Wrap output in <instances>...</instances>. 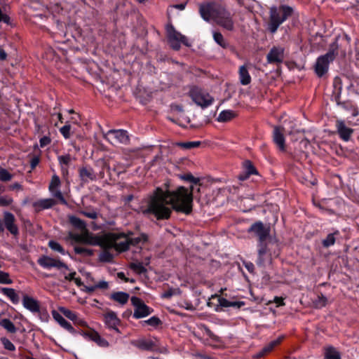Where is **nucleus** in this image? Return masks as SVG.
Here are the masks:
<instances>
[{"mask_svg": "<svg viewBox=\"0 0 359 359\" xmlns=\"http://www.w3.org/2000/svg\"><path fill=\"white\" fill-rule=\"evenodd\" d=\"M40 161V158L38 156H34L32 158L30 161V166L32 169H34L36 165L39 164Z\"/></svg>", "mask_w": 359, "mask_h": 359, "instance_id": "57", "label": "nucleus"}, {"mask_svg": "<svg viewBox=\"0 0 359 359\" xmlns=\"http://www.w3.org/2000/svg\"><path fill=\"white\" fill-rule=\"evenodd\" d=\"M244 170L245 172L250 176L257 173L256 169L250 161H246L244 162Z\"/></svg>", "mask_w": 359, "mask_h": 359, "instance_id": "42", "label": "nucleus"}, {"mask_svg": "<svg viewBox=\"0 0 359 359\" xmlns=\"http://www.w3.org/2000/svg\"><path fill=\"white\" fill-rule=\"evenodd\" d=\"M212 36L215 43H217L222 48H226L229 46L228 42L226 41V39L224 38L223 35L220 32L213 31Z\"/></svg>", "mask_w": 359, "mask_h": 359, "instance_id": "30", "label": "nucleus"}, {"mask_svg": "<svg viewBox=\"0 0 359 359\" xmlns=\"http://www.w3.org/2000/svg\"><path fill=\"white\" fill-rule=\"evenodd\" d=\"M81 213L90 219H95L97 217V212L95 210L81 211Z\"/></svg>", "mask_w": 359, "mask_h": 359, "instance_id": "52", "label": "nucleus"}, {"mask_svg": "<svg viewBox=\"0 0 359 359\" xmlns=\"http://www.w3.org/2000/svg\"><path fill=\"white\" fill-rule=\"evenodd\" d=\"M10 20L6 10V6H0V23L4 22L6 25H10Z\"/></svg>", "mask_w": 359, "mask_h": 359, "instance_id": "36", "label": "nucleus"}, {"mask_svg": "<svg viewBox=\"0 0 359 359\" xmlns=\"http://www.w3.org/2000/svg\"><path fill=\"white\" fill-rule=\"evenodd\" d=\"M110 298L121 305L126 304L129 299V294L124 292H116L111 294Z\"/></svg>", "mask_w": 359, "mask_h": 359, "instance_id": "27", "label": "nucleus"}, {"mask_svg": "<svg viewBox=\"0 0 359 359\" xmlns=\"http://www.w3.org/2000/svg\"><path fill=\"white\" fill-rule=\"evenodd\" d=\"M278 254V244L273 240L258 243L256 264L259 267H265L271 264L273 257H277Z\"/></svg>", "mask_w": 359, "mask_h": 359, "instance_id": "3", "label": "nucleus"}, {"mask_svg": "<svg viewBox=\"0 0 359 359\" xmlns=\"http://www.w3.org/2000/svg\"><path fill=\"white\" fill-rule=\"evenodd\" d=\"M95 285L97 289L106 290L109 287V284L105 280L99 281L97 283L95 284Z\"/></svg>", "mask_w": 359, "mask_h": 359, "instance_id": "58", "label": "nucleus"}, {"mask_svg": "<svg viewBox=\"0 0 359 359\" xmlns=\"http://www.w3.org/2000/svg\"><path fill=\"white\" fill-rule=\"evenodd\" d=\"M107 250L108 249H106V250L102 252L100 255V259L102 262H110L114 258L113 255L110 253Z\"/></svg>", "mask_w": 359, "mask_h": 359, "instance_id": "45", "label": "nucleus"}, {"mask_svg": "<svg viewBox=\"0 0 359 359\" xmlns=\"http://www.w3.org/2000/svg\"><path fill=\"white\" fill-rule=\"evenodd\" d=\"M53 319L65 330L68 331L71 334H75L76 330L72 325L66 320L57 311L53 310L51 311Z\"/></svg>", "mask_w": 359, "mask_h": 359, "instance_id": "20", "label": "nucleus"}, {"mask_svg": "<svg viewBox=\"0 0 359 359\" xmlns=\"http://www.w3.org/2000/svg\"><path fill=\"white\" fill-rule=\"evenodd\" d=\"M104 323L109 330H114L118 334L121 333L119 329L118 328V326L119 325L121 320H119L115 312H107L104 315Z\"/></svg>", "mask_w": 359, "mask_h": 359, "instance_id": "15", "label": "nucleus"}, {"mask_svg": "<svg viewBox=\"0 0 359 359\" xmlns=\"http://www.w3.org/2000/svg\"><path fill=\"white\" fill-rule=\"evenodd\" d=\"M57 159H58L59 163L61 165H68L69 164V163L71 162L72 158L69 154H67V155L59 156L57 157Z\"/></svg>", "mask_w": 359, "mask_h": 359, "instance_id": "48", "label": "nucleus"}, {"mask_svg": "<svg viewBox=\"0 0 359 359\" xmlns=\"http://www.w3.org/2000/svg\"><path fill=\"white\" fill-rule=\"evenodd\" d=\"M79 176L82 182L86 183L89 181H95L97 179L96 174L93 168L83 167L79 170Z\"/></svg>", "mask_w": 359, "mask_h": 359, "instance_id": "24", "label": "nucleus"}, {"mask_svg": "<svg viewBox=\"0 0 359 359\" xmlns=\"http://www.w3.org/2000/svg\"><path fill=\"white\" fill-rule=\"evenodd\" d=\"M13 178V175L11 174L6 169L0 168V180L1 182H8Z\"/></svg>", "mask_w": 359, "mask_h": 359, "instance_id": "40", "label": "nucleus"}, {"mask_svg": "<svg viewBox=\"0 0 359 359\" xmlns=\"http://www.w3.org/2000/svg\"><path fill=\"white\" fill-rule=\"evenodd\" d=\"M58 310L65 316L67 317L68 319L72 320L74 322V320H76V316L77 314L74 312V311H72L71 310L65 308V307H63V306H60L58 308Z\"/></svg>", "mask_w": 359, "mask_h": 359, "instance_id": "38", "label": "nucleus"}, {"mask_svg": "<svg viewBox=\"0 0 359 359\" xmlns=\"http://www.w3.org/2000/svg\"><path fill=\"white\" fill-rule=\"evenodd\" d=\"M135 346L142 350H152L155 344L152 340L149 339H140L135 342Z\"/></svg>", "mask_w": 359, "mask_h": 359, "instance_id": "28", "label": "nucleus"}, {"mask_svg": "<svg viewBox=\"0 0 359 359\" xmlns=\"http://www.w3.org/2000/svg\"><path fill=\"white\" fill-rule=\"evenodd\" d=\"M81 334L85 339L94 341L100 347L107 348L109 345V342L104 338L102 337L97 332L93 330L83 332Z\"/></svg>", "mask_w": 359, "mask_h": 359, "instance_id": "14", "label": "nucleus"}, {"mask_svg": "<svg viewBox=\"0 0 359 359\" xmlns=\"http://www.w3.org/2000/svg\"><path fill=\"white\" fill-rule=\"evenodd\" d=\"M292 8L288 6L282 5L279 7L273 6L270 8V16L268 29L271 33H275L278 27L284 22L292 13Z\"/></svg>", "mask_w": 359, "mask_h": 359, "instance_id": "4", "label": "nucleus"}, {"mask_svg": "<svg viewBox=\"0 0 359 359\" xmlns=\"http://www.w3.org/2000/svg\"><path fill=\"white\" fill-rule=\"evenodd\" d=\"M189 96L198 106L202 108L209 107L214 101L213 97L209 93L196 87L191 89Z\"/></svg>", "mask_w": 359, "mask_h": 359, "instance_id": "7", "label": "nucleus"}, {"mask_svg": "<svg viewBox=\"0 0 359 359\" xmlns=\"http://www.w3.org/2000/svg\"><path fill=\"white\" fill-rule=\"evenodd\" d=\"M239 79L241 83L244 86L248 85L251 82V76L245 65L240 67Z\"/></svg>", "mask_w": 359, "mask_h": 359, "instance_id": "26", "label": "nucleus"}, {"mask_svg": "<svg viewBox=\"0 0 359 359\" xmlns=\"http://www.w3.org/2000/svg\"><path fill=\"white\" fill-rule=\"evenodd\" d=\"M194 190L193 185L191 191L183 187L172 191L157 188L148 198L147 208L142 212L144 215L151 214L157 219H168L172 210L189 214L192 210Z\"/></svg>", "mask_w": 359, "mask_h": 359, "instance_id": "1", "label": "nucleus"}, {"mask_svg": "<svg viewBox=\"0 0 359 359\" xmlns=\"http://www.w3.org/2000/svg\"><path fill=\"white\" fill-rule=\"evenodd\" d=\"M74 252L76 254L78 255H84L90 256L93 255V250L90 249L85 248L80 246H76L74 247Z\"/></svg>", "mask_w": 359, "mask_h": 359, "instance_id": "44", "label": "nucleus"}, {"mask_svg": "<svg viewBox=\"0 0 359 359\" xmlns=\"http://www.w3.org/2000/svg\"><path fill=\"white\" fill-rule=\"evenodd\" d=\"M245 266L249 272L252 273L254 271L255 266L252 263L247 262L245 264Z\"/></svg>", "mask_w": 359, "mask_h": 359, "instance_id": "64", "label": "nucleus"}, {"mask_svg": "<svg viewBox=\"0 0 359 359\" xmlns=\"http://www.w3.org/2000/svg\"><path fill=\"white\" fill-rule=\"evenodd\" d=\"M269 63H281L284 60V48L273 47L266 56Z\"/></svg>", "mask_w": 359, "mask_h": 359, "instance_id": "17", "label": "nucleus"}, {"mask_svg": "<svg viewBox=\"0 0 359 359\" xmlns=\"http://www.w3.org/2000/svg\"><path fill=\"white\" fill-rule=\"evenodd\" d=\"M104 238L94 236L93 233H89L86 229L84 232L81 233V243L90 245H101L103 247Z\"/></svg>", "mask_w": 359, "mask_h": 359, "instance_id": "18", "label": "nucleus"}, {"mask_svg": "<svg viewBox=\"0 0 359 359\" xmlns=\"http://www.w3.org/2000/svg\"><path fill=\"white\" fill-rule=\"evenodd\" d=\"M13 280L7 272L0 271V284H11Z\"/></svg>", "mask_w": 359, "mask_h": 359, "instance_id": "43", "label": "nucleus"}, {"mask_svg": "<svg viewBox=\"0 0 359 359\" xmlns=\"http://www.w3.org/2000/svg\"><path fill=\"white\" fill-rule=\"evenodd\" d=\"M131 303L134 306L133 318L136 319L148 316L153 312V309L147 306L144 302L137 297H132Z\"/></svg>", "mask_w": 359, "mask_h": 359, "instance_id": "10", "label": "nucleus"}, {"mask_svg": "<svg viewBox=\"0 0 359 359\" xmlns=\"http://www.w3.org/2000/svg\"><path fill=\"white\" fill-rule=\"evenodd\" d=\"M182 178L187 181H189V182L193 183L194 184H198L199 182V179L194 177L191 174L185 175L184 176H183Z\"/></svg>", "mask_w": 359, "mask_h": 359, "instance_id": "54", "label": "nucleus"}, {"mask_svg": "<svg viewBox=\"0 0 359 359\" xmlns=\"http://www.w3.org/2000/svg\"><path fill=\"white\" fill-rule=\"evenodd\" d=\"M1 341L5 349L11 351H14L15 350V345L8 339L2 337L1 338Z\"/></svg>", "mask_w": 359, "mask_h": 359, "instance_id": "41", "label": "nucleus"}, {"mask_svg": "<svg viewBox=\"0 0 359 359\" xmlns=\"http://www.w3.org/2000/svg\"><path fill=\"white\" fill-rule=\"evenodd\" d=\"M132 233H130L128 235L130 236V245H139L140 243H145L147 241V236L146 234H141L140 236H136V237H130V235H132Z\"/></svg>", "mask_w": 359, "mask_h": 359, "instance_id": "35", "label": "nucleus"}, {"mask_svg": "<svg viewBox=\"0 0 359 359\" xmlns=\"http://www.w3.org/2000/svg\"><path fill=\"white\" fill-rule=\"evenodd\" d=\"M249 232H253L259 238L258 243L266 242L271 240L269 238L270 228L266 226L264 224L259 221L252 224L248 230Z\"/></svg>", "mask_w": 359, "mask_h": 359, "instance_id": "11", "label": "nucleus"}, {"mask_svg": "<svg viewBox=\"0 0 359 359\" xmlns=\"http://www.w3.org/2000/svg\"><path fill=\"white\" fill-rule=\"evenodd\" d=\"M327 299L323 296H318V298L315 301V305L317 308H322L327 304Z\"/></svg>", "mask_w": 359, "mask_h": 359, "instance_id": "47", "label": "nucleus"}, {"mask_svg": "<svg viewBox=\"0 0 359 359\" xmlns=\"http://www.w3.org/2000/svg\"><path fill=\"white\" fill-rule=\"evenodd\" d=\"M74 323L81 326H86V322L84 320L79 318L78 316H76V320H74Z\"/></svg>", "mask_w": 359, "mask_h": 359, "instance_id": "62", "label": "nucleus"}, {"mask_svg": "<svg viewBox=\"0 0 359 359\" xmlns=\"http://www.w3.org/2000/svg\"><path fill=\"white\" fill-rule=\"evenodd\" d=\"M103 137L113 145L126 144L129 142L128 132L122 129L109 130L103 134Z\"/></svg>", "mask_w": 359, "mask_h": 359, "instance_id": "9", "label": "nucleus"}, {"mask_svg": "<svg viewBox=\"0 0 359 359\" xmlns=\"http://www.w3.org/2000/svg\"><path fill=\"white\" fill-rule=\"evenodd\" d=\"M199 13L204 20L207 22L213 20L223 29L228 31L234 30L233 15L221 5L215 3L201 4Z\"/></svg>", "mask_w": 359, "mask_h": 359, "instance_id": "2", "label": "nucleus"}, {"mask_svg": "<svg viewBox=\"0 0 359 359\" xmlns=\"http://www.w3.org/2000/svg\"><path fill=\"white\" fill-rule=\"evenodd\" d=\"M1 292L7 297L13 304H17L20 302L19 295L17 294L15 290L13 288L9 287H2L1 289Z\"/></svg>", "mask_w": 359, "mask_h": 359, "instance_id": "25", "label": "nucleus"}, {"mask_svg": "<svg viewBox=\"0 0 359 359\" xmlns=\"http://www.w3.org/2000/svg\"><path fill=\"white\" fill-rule=\"evenodd\" d=\"M199 144L200 142H187L180 144V145L182 146L183 148L187 149L197 147L198 146H199Z\"/></svg>", "mask_w": 359, "mask_h": 359, "instance_id": "50", "label": "nucleus"}, {"mask_svg": "<svg viewBox=\"0 0 359 359\" xmlns=\"http://www.w3.org/2000/svg\"><path fill=\"white\" fill-rule=\"evenodd\" d=\"M145 323L151 326H157L161 323V320L158 317L152 316L146 320Z\"/></svg>", "mask_w": 359, "mask_h": 359, "instance_id": "53", "label": "nucleus"}, {"mask_svg": "<svg viewBox=\"0 0 359 359\" xmlns=\"http://www.w3.org/2000/svg\"><path fill=\"white\" fill-rule=\"evenodd\" d=\"M218 302H219V304L222 307H229L230 301H229L228 299H226L225 298H223V297L219 298Z\"/></svg>", "mask_w": 359, "mask_h": 359, "instance_id": "59", "label": "nucleus"}, {"mask_svg": "<svg viewBox=\"0 0 359 359\" xmlns=\"http://www.w3.org/2000/svg\"><path fill=\"white\" fill-rule=\"evenodd\" d=\"M235 116V114L232 110H224L221 111L217 118L219 122H226L232 119Z\"/></svg>", "mask_w": 359, "mask_h": 359, "instance_id": "31", "label": "nucleus"}, {"mask_svg": "<svg viewBox=\"0 0 359 359\" xmlns=\"http://www.w3.org/2000/svg\"><path fill=\"white\" fill-rule=\"evenodd\" d=\"M23 306L32 313H38L40 311L39 302L32 297L24 295L22 298Z\"/></svg>", "mask_w": 359, "mask_h": 359, "instance_id": "21", "label": "nucleus"}, {"mask_svg": "<svg viewBox=\"0 0 359 359\" xmlns=\"http://www.w3.org/2000/svg\"><path fill=\"white\" fill-rule=\"evenodd\" d=\"M68 238L75 242L81 243V233H75L69 231L68 233Z\"/></svg>", "mask_w": 359, "mask_h": 359, "instance_id": "51", "label": "nucleus"}, {"mask_svg": "<svg viewBox=\"0 0 359 359\" xmlns=\"http://www.w3.org/2000/svg\"><path fill=\"white\" fill-rule=\"evenodd\" d=\"M324 359H341V356L334 348L328 347L325 351Z\"/></svg>", "mask_w": 359, "mask_h": 359, "instance_id": "34", "label": "nucleus"}, {"mask_svg": "<svg viewBox=\"0 0 359 359\" xmlns=\"http://www.w3.org/2000/svg\"><path fill=\"white\" fill-rule=\"evenodd\" d=\"M166 33L168 43L174 50H179L182 43L189 46L187 37L177 32L172 25L167 26Z\"/></svg>", "mask_w": 359, "mask_h": 359, "instance_id": "6", "label": "nucleus"}, {"mask_svg": "<svg viewBox=\"0 0 359 359\" xmlns=\"http://www.w3.org/2000/svg\"><path fill=\"white\" fill-rule=\"evenodd\" d=\"M272 302L276 303L277 306H280L285 305L284 299L282 297H275L273 298V301H269L267 304H271Z\"/></svg>", "mask_w": 359, "mask_h": 359, "instance_id": "55", "label": "nucleus"}, {"mask_svg": "<svg viewBox=\"0 0 359 359\" xmlns=\"http://www.w3.org/2000/svg\"><path fill=\"white\" fill-rule=\"evenodd\" d=\"M70 130L71 126L69 124H66L60 128V133L65 139H69L70 137Z\"/></svg>", "mask_w": 359, "mask_h": 359, "instance_id": "46", "label": "nucleus"}, {"mask_svg": "<svg viewBox=\"0 0 359 359\" xmlns=\"http://www.w3.org/2000/svg\"><path fill=\"white\" fill-rule=\"evenodd\" d=\"M41 147H44L45 146L49 144L50 143V139L49 137L43 136L39 140Z\"/></svg>", "mask_w": 359, "mask_h": 359, "instance_id": "56", "label": "nucleus"}, {"mask_svg": "<svg viewBox=\"0 0 359 359\" xmlns=\"http://www.w3.org/2000/svg\"><path fill=\"white\" fill-rule=\"evenodd\" d=\"M38 264L46 269H51L53 268L57 269H68V266L62 262L60 259H55L48 256H41L37 260Z\"/></svg>", "mask_w": 359, "mask_h": 359, "instance_id": "12", "label": "nucleus"}, {"mask_svg": "<svg viewBox=\"0 0 359 359\" xmlns=\"http://www.w3.org/2000/svg\"><path fill=\"white\" fill-rule=\"evenodd\" d=\"M335 58V53L333 50H330L326 54L318 57L315 65V72L319 77L326 74L329 65Z\"/></svg>", "mask_w": 359, "mask_h": 359, "instance_id": "8", "label": "nucleus"}, {"mask_svg": "<svg viewBox=\"0 0 359 359\" xmlns=\"http://www.w3.org/2000/svg\"><path fill=\"white\" fill-rule=\"evenodd\" d=\"M56 204V201L53 198L41 199L33 203V207L35 211L39 212L45 209L52 208Z\"/></svg>", "mask_w": 359, "mask_h": 359, "instance_id": "23", "label": "nucleus"}, {"mask_svg": "<svg viewBox=\"0 0 359 359\" xmlns=\"http://www.w3.org/2000/svg\"><path fill=\"white\" fill-rule=\"evenodd\" d=\"M130 246V236L123 233H109L105 235L103 248L114 249L121 252L128 249Z\"/></svg>", "mask_w": 359, "mask_h": 359, "instance_id": "5", "label": "nucleus"}, {"mask_svg": "<svg viewBox=\"0 0 359 359\" xmlns=\"http://www.w3.org/2000/svg\"><path fill=\"white\" fill-rule=\"evenodd\" d=\"M339 231H336L334 233H329L326 238H325L323 241V245L325 248H329L330 246L333 245L335 243V235H339Z\"/></svg>", "mask_w": 359, "mask_h": 359, "instance_id": "33", "label": "nucleus"}, {"mask_svg": "<svg viewBox=\"0 0 359 359\" xmlns=\"http://www.w3.org/2000/svg\"><path fill=\"white\" fill-rule=\"evenodd\" d=\"M15 217L14 215L9 212H5L4 213V223L7 230L13 235H17L18 233V228L17 225L15 224Z\"/></svg>", "mask_w": 359, "mask_h": 359, "instance_id": "19", "label": "nucleus"}, {"mask_svg": "<svg viewBox=\"0 0 359 359\" xmlns=\"http://www.w3.org/2000/svg\"><path fill=\"white\" fill-rule=\"evenodd\" d=\"M97 288H96L95 284L93 285H89V286L86 285V286H84V291L88 292V293H92Z\"/></svg>", "mask_w": 359, "mask_h": 359, "instance_id": "61", "label": "nucleus"}, {"mask_svg": "<svg viewBox=\"0 0 359 359\" xmlns=\"http://www.w3.org/2000/svg\"><path fill=\"white\" fill-rule=\"evenodd\" d=\"M69 222L73 226L79 230L83 231L86 230V224L85 222L74 215L69 216Z\"/></svg>", "mask_w": 359, "mask_h": 359, "instance_id": "29", "label": "nucleus"}, {"mask_svg": "<svg viewBox=\"0 0 359 359\" xmlns=\"http://www.w3.org/2000/svg\"><path fill=\"white\" fill-rule=\"evenodd\" d=\"M9 189L10 190H15V189L22 190V187L20 183L15 182L9 186Z\"/></svg>", "mask_w": 359, "mask_h": 359, "instance_id": "60", "label": "nucleus"}, {"mask_svg": "<svg viewBox=\"0 0 359 359\" xmlns=\"http://www.w3.org/2000/svg\"><path fill=\"white\" fill-rule=\"evenodd\" d=\"M244 305L243 302H231L229 303V307H238L240 308L241 306Z\"/></svg>", "mask_w": 359, "mask_h": 359, "instance_id": "63", "label": "nucleus"}, {"mask_svg": "<svg viewBox=\"0 0 359 359\" xmlns=\"http://www.w3.org/2000/svg\"><path fill=\"white\" fill-rule=\"evenodd\" d=\"M273 140L278 149L283 151L285 149V137L283 129L280 127L275 126L273 132Z\"/></svg>", "mask_w": 359, "mask_h": 359, "instance_id": "22", "label": "nucleus"}, {"mask_svg": "<svg viewBox=\"0 0 359 359\" xmlns=\"http://www.w3.org/2000/svg\"><path fill=\"white\" fill-rule=\"evenodd\" d=\"M0 326L4 327L10 333H15L17 329L13 323L8 318H4L0 320Z\"/></svg>", "mask_w": 359, "mask_h": 359, "instance_id": "32", "label": "nucleus"}, {"mask_svg": "<svg viewBox=\"0 0 359 359\" xmlns=\"http://www.w3.org/2000/svg\"><path fill=\"white\" fill-rule=\"evenodd\" d=\"M130 267L138 274L146 272V269L141 262H133L130 264Z\"/></svg>", "mask_w": 359, "mask_h": 359, "instance_id": "39", "label": "nucleus"}, {"mask_svg": "<svg viewBox=\"0 0 359 359\" xmlns=\"http://www.w3.org/2000/svg\"><path fill=\"white\" fill-rule=\"evenodd\" d=\"M13 200L8 196H0V206L6 207L12 204Z\"/></svg>", "mask_w": 359, "mask_h": 359, "instance_id": "49", "label": "nucleus"}, {"mask_svg": "<svg viewBox=\"0 0 359 359\" xmlns=\"http://www.w3.org/2000/svg\"><path fill=\"white\" fill-rule=\"evenodd\" d=\"M48 247L51 250L58 252L59 253H60L62 255H65L67 254L65 250L62 247V245L59 243H57L55 241H50L48 242Z\"/></svg>", "mask_w": 359, "mask_h": 359, "instance_id": "37", "label": "nucleus"}, {"mask_svg": "<svg viewBox=\"0 0 359 359\" xmlns=\"http://www.w3.org/2000/svg\"><path fill=\"white\" fill-rule=\"evenodd\" d=\"M336 128L339 137L345 142H348L350 140L353 133V130L347 127L343 120H337L336 121Z\"/></svg>", "mask_w": 359, "mask_h": 359, "instance_id": "16", "label": "nucleus"}, {"mask_svg": "<svg viewBox=\"0 0 359 359\" xmlns=\"http://www.w3.org/2000/svg\"><path fill=\"white\" fill-rule=\"evenodd\" d=\"M60 184L61 182L60 177L57 175H53L48 187V190L51 195L57 198L62 204L67 205V202L64 198L61 191L59 189Z\"/></svg>", "mask_w": 359, "mask_h": 359, "instance_id": "13", "label": "nucleus"}]
</instances>
